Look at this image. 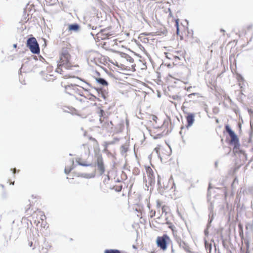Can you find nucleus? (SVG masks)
Returning a JSON list of instances; mask_svg holds the SVG:
<instances>
[{
    "label": "nucleus",
    "mask_w": 253,
    "mask_h": 253,
    "mask_svg": "<svg viewBox=\"0 0 253 253\" xmlns=\"http://www.w3.org/2000/svg\"><path fill=\"white\" fill-rule=\"evenodd\" d=\"M71 56L67 49H63L60 57L59 66H64L66 69H69L71 67L70 62Z\"/></svg>",
    "instance_id": "1"
},
{
    "label": "nucleus",
    "mask_w": 253,
    "mask_h": 253,
    "mask_svg": "<svg viewBox=\"0 0 253 253\" xmlns=\"http://www.w3.org/2000/svg\"><path fill=\"white\" fill-rule=\"evenodd\" d=\"M225 129L231 139L230 144H234V145L233 152L234 154L235 155V154L237 153V135L228 125L225 126Z\"/></svg>",
    "instance_id": "2"
},
{
    "label": "nucleus",
    "mask_w": 253,
    "mask_h": 253,
    "mask_svg": "<svg viewBox=\"0 0 253 253\" xmlns=\"http://www.w3.org/2000/svg\"><path fill=\"white\" fill-rule=\"evenodd\" d=\"M27 46L33 53L38 54L40 53L39 44L35 38H30L27 40Z\"/></svg>",
    "instance_id": "3"
},
{
    "label": "nucleus",
    "mask_w": 253,
    "mask_h": 253,
    "mask_svg": "<svg viewBox=\"0 0 253 253\" xmlns=\"http://www.w3.org/2000/svg\"><path fill=\"white\" fill-rule=\"evenodd\" d=\"M168 240H169V238L166 234L162 237H158L156 241L157 245L158 247L164 251L167 248V241Z\"/></svg>",
    "instance_id": "4"
},
{
    "label": "nucleus",
    "mask_w": 253,
    "mask_h": 253,
    "mask_svg": "<svg viewBox=\"0 0 253 253\" xmlns=\"http://www.w3.org/2000/svg\"><path fill=\"white\" fill-rule=\"evenodd\" d=\"M107 30L106 29H102L100 31L96 34L91 32L90 33L91 35L94 36L95 35H97L98 38H100L101 40H106L108 38V37L111 35L108 33H106Z\"/></svg>",
    "instance_id": "5"
},
{
    "label": "nucleus",
    "mask_w": 253,
    "mask_h": 253,
    "mask_svg": "<svg viewBox=\"0 0 253 253\" xmlns=\"http://www.w3.org/2000/svg\"><path fill=\"white\" fill-rule=\"evenodd\" d=\"M238 85L240 86L241 93L243 94V92L248 88V84L239 75H238Z\"/></svg>",
    "instance_id": "6"
},
{
    "label": "nucleus",
    "mask_w": 253,
    "mask_h": 253,
    "mask_svg": "<svg viewBox=\"0 0 253 253\" xmlns=\"http://www.w3.org/2000/svg\"><path fill=\"white\" fill-rule=\"evenodd\" d=\"M97 166L98 169L100 173V174H102L104 172L105 168L104 167L102 157L101 155L97 156Z\"/></svg>",
    "instance_id": "7"
},
{
    "label": "nucleus",
    "mask_w": 253,
    "mask_h": 253,
    "mask_svg": "<svg viewBox=\"0 0 253 253\" xmlns=\"http://www.w3.org/2000/svg\"><path fill=\"white\" fill-rule=\"evenodd\" d=\"M195 116L194 114L192 113H188V115L186 116V120L187 122V127H190L192 126L194 121H195Z\"/></svg>",
    "instance_id": "8"
},
{
    "label": "nucleus",
    "mask_w": 253,
    "mask_h": 253,
    "mask_svg": "<svg viewBox=\"0 0 253 253\" xmlns=\"http://www.w3.org/2000/svg\"><path fill=\"white\" fill-rule=\"evenodd\" d=\"M230 61L231 62H233V64H231V69L233 73H235V74H237L236 68V61L235 58V56H233L232 55H231L230 57Z\"/></svg>",
    "instance_id": "9"
},
{
    "label": "nucleus",
    "mask_w": 253,
    "mask_h": 253,
    "mask_svg": "<svg viewBox=\"0 0 253 253\" xmlns=\"http://www.w3.org/2000/svg\"><path fill=\"white\" fill-rule=\"evenodd\" d=\"M95 175V172H93L92 173H82L79 175V176L85 178H93Z\"/></svg>",
    "instance_id": "10"
},
{
    "label": "nucleus",
    "mask_w": 253,
    "mask_h": 253,
    "mask_svg": "<svg viewBox=\"0 0 253 253\" xmlns=\"http://www.w3.org/2000/svg\"><path fill=\"white\" fill-rule=\"evenodd\" d=\"M98 115L100 118L99 121L101 124H102L104 122V119L105 117V113L104 111L103 110L100 109L98 112Z\"/></svg>",
    "instance_id": "11"
},
{
    "label": "nucleus",
    "mask_w": 253,
    "mask_h": 253,
    "mask_svg": "<svg viewBox=\"0 0 253 253\" xmlns=\"http://www.w3.org/2000/svg\"><path fill=\"white\" fill-rule=\"evenodd\" d=\"M96 82L103 85H108V82L103 78H96Z\"/></svg>",
    "instance_id": "12"
},
{
    "label": "nucleus",
    "mask_w": 253,
    "mask_h": 253,
    "mask_svg": "<svg viewBox=\"0 0 253 253\" xmlns=\"http://www.w3.org/2000/svg\"><path fill=\"white\" fill-rule=\"evenodd\" d=\"M80 28V26L77 24H71L69 26V29L71 31H77Z\"/></svg>",
    "instance_id": "13"
},
{
    "label": "nucleus",
    "mask_w": 253,
    "mask_h": 253,
    "mask_svg": "<svg viewBox=\"0 0 253 253\" xmlns=\"http://www.w3.org/2000/svg\"><path fill=\"white\" fill-rule=\"evenodd\" d=\"M71 164H72V166L69 168L68 169L67 167H65V169H64V172L66 174H68L70 173V172L71 171V170L72 169H73L74 168V161L72 160V162H71Z\"/></svg>",
    "instance_id": "14"
},
{
    "label": "nucleus",
    "mask_w": 253,
    "mask_h": 253,
    "mask_svg": "<svg viewBox=\"0 0 253 253\" xmlns=\"http://www.w3.org/2000/svg\"><path fill=\"white\" fill-rule=\"evenodd\" d=\"M127 147L125 145H123L121 147V153L123 156L125 155L127 151Z\"/></svg>",
    "instance_id": "15"
},
{
    "label": "nucleus",
    "mask_w": 253,
    "mask_h": 253,
    "mask_svg": "<svg viewBox=\"0 0 253 253\" xmlns=\"http://www.w3.org/2000/svg\"><path fill=\"white\" fill-rule=\"evenodd\" d=\"M104 253H121L120 251L118 250L110 249L106 250Z\"/></svg>",
    "instance_id": "16"
},
{
    "label": "nucleus",
    "mask_w": 253,
    "mask_h": 253,
    "mask_svg": "<svg viewBox=\"0 0 253 253\" xmlns=\"http://www.w3.org/2000/svg\"><path fill=\"white\" fill-rule=\"evenodd\" d=\"M102 126H104V127H106V126H107L108 127L112 128V126H113V124H112V122H110L107 123H105L104 124L102 123Z\"/></svg>",
    "instance_id": "17"
},
{
    "label": "nucleus",
    "mask_w": 253,
    "mask_h": 253,
    "mask_svg": "<svg viewBox=\"0 0 253 253\" xmlns=\"http://www.w3.org/2000/svg\"><path fill=\"white\" fill-rule=\"evenodd\" d=\"M77 163L79 165H80V166H82L88 167V166H92V165L91 164H86V163H84L80 162L79 161H77Z\"/></svg>",
    "instance_id": "18"
},
{
    "label": "nucleus",
    "mask_w": 253,
    "mask_h": 253,
    "mask_svg": "<svg viewBox=\"0 0 253 253\" xmlns=\"http://www.w3.org/2000/svg\"><path fill=\"white\" fill-rule=\"evenodd\" d=\"M88 60H90V62H91L97 64V61H96V59L95 57H92V56L91 55H89V56L88 58Z\"/></svg>",
    "instance_id": "19"
},
{
    "label": "nucleus",
    "mask_w": 253,
    "mask_h": 253,
    "mask_svg": "<svg viewBox=\"0 0 253 253\" xmlns=\"http://www.w3.org/2000/svg\"><path fill=\"white\" fill-rule=\"evenodd\" d=\"M62 67H64V66H59V63H58V67L56 70V72L61 74L62 72Z\"/></svg>",
    "instance_id": "20"
},
{
    "label": "nucleus",
    "mask_w": 253,
    "mask_h": 253,
    "mask_svg": "<svg viewBox=\"0 0 253 253\" xmlns=\"http://www.w3.org/2000/svg\"><path fill=\"white\" fill-rule=\"evenodd\" d=\"M238 226H239V229H240V232H239L240 236L241 237L242 239H243V229H242V227L241 225H238Z\"/></svg>",
    "instance_id": "21"
},
{
    "label": "nucleus",
    "mask_w": 253,
    "mask_h": 253,
    "mask_svg": "<svg viewBox=\"0 0 253 253\" xmlns=\"http://www.w3.org/2000/svg\"><path fill=\"white\" fill-rule=\"evenodd\" d=\"M205 247L207 250L209 248L210 252L211 249V245L205 241Z\"/></svg>",
    "instance_id": "22"
},
{
    "label": "nucleus",
    "mask_w": 253,
    "mask_h": 253,
    "mask_svg": "<svg viewBox=\"0 0 253 253\" xmlns=\"http://www.w3.org/2000/svg\"><path fill=\"white\" fill-rule=\"evenodd\" d=\"M213 206L212 204V203H211V205L209 207V210L210 211V212L209 213V216L211 217V213H213Z\"/></svg>",
    "instance_id": "23"
},
{
    "label": "nucleus",
    "mask_w": 253,
    "mask_h": 253,
    "mask_svg": "<svg viewBox=\"0 0 253 253\" xmlns=\"http://www.w3.org/2000/svg\"><path fill=\"white\" fill-rule=\"evenodd\" d=\"M87 28H91L92 30H95L97 28L96 26L92 25L91 23H88L87 24Z\"/></svg>",
    "instance_id": "24"
},
{
    "label": "nucleus",
    "mask_w": 253,
    "mask_h": 253,
    "mask_svg": "<svg viewBox=\"0 0 253 253\" xmlns=\"http://www.w3.org/2000/svg\"><path fill=\"white\" fill-rule=\"evenodd\" d=\"M98 96L103 98L104 99L106 98V96L102 91H98Z\"/></svg>",
    "instance_id": "25"
},
{
    "label": "nucleus",
    "mask_w": 253,
    "mask_h": 253,
    "mask_svg": "<svg viewBox=\"0 0 253 253\" xmlns=\"http://www.w3.org/2000/svg\"><path fill=\"white\" fill-rule=\"evenodd\" d=\"M116 141H119V139L115 138L114 141L106 142V144L107 145H112V144H114L115 143Z\"/></svg>",
    "instance_id": "26"
},
{
    "label": "nucleus",
    "mask_w": 253,
    "mask_h": 253,
    "mask_svg": "<svg viewBox=\"0 0 253 253\" xmlns=\"http://www.w3.org/2000/svg\"><path fill=\"white\" fill-rule=\"evenodd\" d=\"M236 169H237V167H235L234 168V169H233V170H230V171H229V174L230 175H234V173H235V172H236Z\"/></svg>",
    "instance_id": "27"
},
{
    "label": "nucleus",
    "mask_w": 253,
    "mask_h": 253,
    "mask_svg": "<svg viewBox=\"0 0 253 253\" xmlns=\"http://www.w3.org/2000/svg\"><path fill=\"white\" fill-rule=\"evenodd\" d=\"M178 21V20L177 19V20H176V21H175L176 26V33L177 34H178L179 31Z\"/></svg>",
    "instance_id": "28"
},
{
    "label": "nucleus",
    "mask_w": 253,
    "mask_h": 253,
    "mask_svg": "<svg viewBox=\"0 0 253 253\" xmlns=\"http://www.w3.org/2000/svg\"><path fill=\"white\" fill-rule=\"evenodd\" d=\"M72 87H73V85L72 84L66 86H65L66 91L67 92L68 90L71 88Z\"/></svg>",
    "instance_id": "29"
},
{
    "label": "nucleus",
    "mask_w": 253,
    "mask_h": 253,
    "mask_svg": "<svg viewBox=\"0 0 253 253\" xmlns=\"http://www.w3.org/2000/svg\"><path fill=\"white\" fill-rule=\"evenodd\" d=\"M198 93H191V94H189V95H188V97L189 98H193V96H195V95H198Z\"/></svg>",
    "instance_id": "30"
},
{
    "label": "nucleus",
    "mask_w": 253,
    "mask_h": 253,
    "mask_svg": "<svg viewBox=\"0 0 253 253\" xmlns=\"http://www.w3.org/2000/svg\"><path fill=\"white\" fill-rule=\"evenodd\" d=\"M213 213H211V217L209 216V223H211V221L213 220Z\"/></svg>",
    "instance_id": "31"
},
{
    "label": "nucleus",
    "mask_w": 253,
    "mask_h": 253,
    "mask_svg": "<svg viewBox=\"0 0 253 253\" xmlns=\"http://www.w3.org/2000/svg\"><path fill=\"white\" fill-rule=\"evenodd\" d=\"M162 213H165V214H166L167 212L166 211V206H164L162 207Z\"/></svg>",
    "instance_id": "32"
},
{
    "label": "nucleus",
    "mask_w": 253,
    "mask_h": 253,
    "mask_svg": "<svg viewBox=\"0 0 253 253\" xmlns=\"http://www.w3.org/2000/svg\"><path fill=\"white\" fill-rule=\"evenodd\" d=\"M246 253H249V244L246 243Z\"/></svg>",
    "instance_id": "33"
},
{
    "label": "nucleus",
    "mask_w": 253,
    "mask_h": 253,
    "mask_svg": "<svg viewBox=\"0 0 253 253\" xmlns=\"http://www.w3.org/2000/svg\"><path fill=\"white\" fill-rule=\"evenodd\" d=\"M248 112L251 116H253V110L252 109H248Z\"/></svg>",
    "instance_id": "34"
},
{
    "label": "nucleus",
    "mask_w": 253,
    "mask_h": 253,
    "mask_svg": "<svg viewBox=\"0 0 253 253\" xmlns=\"http://www.w3.org/2000/svg\"><path fill=\"white\" fill-rule=\"evenodd\" d=\"M45 218V216L44 215L41 214V219L42 220H43Z\"/></svg>",
    "instance_id": "35"
},
{
    "label": "nucleus",
    "mask_w": 253,
    "mask_h": 253,
    "mask_svg": "<svg viewBox=\"0 0 253 253\" xmlns=\"http://www.w3.org/2000/svg\"><path fill=\"white\" fill-rule=\"evenodd\" d=\"M236 179H237V177H235L234 178V181H233V183H232V187H233V186H234V185L235 184V181H236Z\"/></svg>",
    "instance_id": "36"
},
{
    "label": "nucleus",
    "mask_w": 253,
    "mask_h": 253,
    "mask_svg": "<svg viewBox=\"0 0 253 253\" xmlns=\"http://www.w3.org/2000/svg\"><path fill=\"white\" fill-rule=\"evenodd\" d=\"M96 19H97V18H96V17H95L93 16V17H92L91 18V20H90V22H92V21H94V20H95Z\"/></svg>",
    "instance_id": "37"
},
{
    "label": "nucleus",
    "mask_w": 253,
    "mask_h": 253,
    "mask_svg": "<svg viewBox=\"0 0 253 253\" xmlns=\"http://www.w3.org/2000/svg\"><path fill=\"white\" fill-rule=\"evenodd\" d=\"M11 170L13 171V173H15L16 171V169L15 168H14L13 169H11Z\"/></svg>",
    "instance_id": "38"
},
{
    "label": "nucleus",
    "mask_w": 253,
    "mask_h": 253,
    "mask_svg": "<svg viewBox=\"0 0 253 253\" xmlns=\"http://www.w3.org/2000/svg\"><path fill=\"white\" fill-rule=\"evenodd\" d=\"M158 184L159 185H160V177L159 176H158Z\"/></svg>",
    "instance_id": "39"
},
{
    "label": "nucleus",
    "mask_w": 253,
    "mask_h": 253,
    "mask_svg": "<svg viewBox=\"0 0 253 253\" xmlns=\"http://www.w3.org/2000/svg\"><path fill=\"white\" fill-rule=\"evenodd\" d=\"M159 148H156L155 149V151L156 152V153H158V151H159Z\"/></svg>",
    "instance_id": "40"
},
{
    "label": "nucleus",
    "mask_w": 253,
    "mask_h": 253,
    "mask_svg": "<svg viewBox=\"0 0 253 253\" xmlns=\"http://www.w3.org/2000/svg\"><path fill=\"white\" fill-rule=\"evenodd\" d=\"M29 245L30 247H32L33 243L32 242H31L29 243Z\"/></svg>",
    "instance_id": "41"
},
{
    "label": "nucleus",
    "mask_w": 253,
    "mask_h": 253,
    "mask_svg": "<svg viewBox=\"0 0 253 253\" xmlns=\"http://www.w3.org/2000/svg\"><path fill=\"white\" fill-rule=\"evenodd\" d=\"M155 213H156V212H155V211H154L153 213H152V214L151 215V217H153V216H154V215H155Z\"/></svg>",
    "instance_id": "42"
},
{
    "label": "nucleus",
    "mask_w": 253,
    "mask_h": 253,
    "mask_svg": "<svg viewBox=\"0 0 253 253\" xmlns=\"http://www.w3.org/2000/svg\"><path fill=\"white\" fill-rule=\"evenodd\" d=\"M83 87V88L84 90H85V91H88V89H87V88H85L84 87Z\"/></svg>",
    "instance_id": "43"
},
{
    "label": "nucleus",
    "mask_w": 253,
    "mask_h": 253,
    "mask_svg": "<svg viewBox=\"0 0 253 253\" xmlns=\"http://www.w3.org/2000/svg\"><path fill=\"white\" fill-rule=\"evenodd\" d=\"M108 145H107V144H106V142L105 143V148H106Z\"/></svg>",
    "instance_id": "44"
},
{
    "label": "nucleus",
    "mask_w": 253,
    "mask_h": 253,
    "mask_svg": "<svg viewBox=\"0 0 253 253\" xmlns=\"http://www.w3.org/2000/svg\"><path fill=\"white\" fill-rule=\"evenodd\" d=\"M16 46H17V45H16V44H14L13 45V47H15H15H16Z\"/></svg>",
    "instance_id": "45"
},
{
    "label": "nucleus",
    "mask_w": 253,
    "mask_h": 253,
    "mask_svg": "<svg viewBox=\"0 0 253 253\" xmlns=\"http://www.w3.org/2000/svg\"><path fill=\"white\" fill-rule=\"evenodd\" d=\"M132 247H133V248L136 249V247H135V245H133V246H132Z\"/></svg>",
    "instance_id": "46"
},
{
    "label": "nucleus",
    "mask_w": 253,
    "mask_h": 253,
    "mask_svg": "<svg viewBox=\"0 0 253 253\" xmlns=\"http://www.w3.org/2000/svg\"><path fill=\"white\" fill-rule=\"evenodd\" d=\"M221 32H224L225 31L224 30H223V29H221Z\"/></svg>",
    "instance_id": "47"
},
{
    "label": "nucleus",
    "mask_w": 253,
    "mask_h": 253,
    "mask_svg": "<svg viewBox=\"0 0 253 253\" xmlns=\"http://www.w3.org/2000/svg\"><path fill=\"white\" fill-rule=\"evenodd\" d=\"M215 165L216 166L217 165V162H215Z\"/></svg>",
    "instance_id": "48"
},
{
    "label": "nucleus",
    "mask_w": 253,
    "mask_h": 253,
    "mask_svg": "<svg viewBox=\"0 0 253 253\" xmlns=\"http://www.w3.org/2000/svg\"><path fill=\"white\" fill-rule=\"evenodd\" d=\"M29 211V209H28V210H27L26 211L27 212H28Z\"/></svg>",
    "instance_id": "49"
},
{
    "label": "nucleus",
    "mask_w": 253,
    "mask_h": 253,
    "mask_svg": "<svg viewBox=\"0 0 253 253\" xmlns=\"http://www.w3.org/2000/svg\"><path fill=\"white\" fill-rule=\"evenodd\" d=\"M150 178L151 179V182L152 183V182H153V181H152V178H151V177H150Z\"/></svg>",
    "instance_id": "50"
},
{
    "label": "nucleus",
    "mask_w": 253,
    "mask_h": 253,
    "mask_svg": "<svg viewBox=\"0 0 253 253\" xmlns=\"http://www.w3.org/2000/svg\"><path fill=\"white\" fill-rule=\"evenodd\" d=\"M14 182H11V184L14 185Z\"/></svg>",
    "instance_id": "51"
},
{
    "label": "nucleus",
    "mask_w": 253,
    "mask_h": 253,
    "mask_svg": "<svg viewBox=\"0 0 253 253\" xmlns=\"http://www.w3.org/2000/svg\"><path fill=\"white\" fill-rule=\"evenodd\" d=\"M235 112L236 114H237V112L236 110H235Z\"/></svg>",
    "instance_id": "52"
},
{
    "label": "nucleus",
    "mask_w": 253,
    "mask_h": 253,
    "mask_svg": "<svg viewBox=\"0 0 253 253\" xmlns=\"http://www.w3.org/2000/svg\"><path fill=\"white\" fill-rule=\"evenodd\" d=\"M92 96H93V97H94V98H96L93 95H92Z\"/></svg>",
    "instance_id": "53"
}]
</instances>
